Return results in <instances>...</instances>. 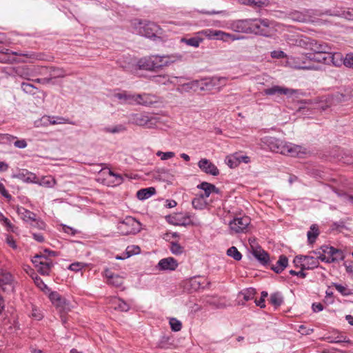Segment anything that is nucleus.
<instances>
[{
  "mask_svg": "<svg viewBox=\"0 0 353 353\" xmlns=\"http://www.w3.org/2000/svg\"><path fill=\"white\" fill-rule=\"evenodd\" d=\"M270 148L276 153L290 156L292 157H301L305 152L302 151V147L290 143H286L279 139L271 141Z\"/></svg>",
  "mask_w": 353,
  "mask_h": 353,
  "instance_id": "obj_1",
  "label": "nucleus"
},
{
  "mask_svg": "<svg viewBox=\"0 0 353 353\" xmlns=\"http://www.w3.org/2000/svg\"><path fill=\"white\" fill-rule=\"evenodd\" d=\"M132 24L138 34L148 38L156 37L161 33L160 26L152 21L136 19Z\"/></svg>",
  "mask_w": 353,
  "mask_h": 353,
  "instance_id": "obj_2",
  "label": "nucleus"
},
{
  "mask_svg": "<svg viewBox=\"0 0 353 353\" xmlns=\"http://www.w3.org/2000/svg\"><path fill=\"white\" fill-rule=\"evenodd\" d=\"M298 46L309 49L312 53H331V48L324 42H319L309 37H301L296 40Z\"/></svg>",
  "mask_w": 353,
  "mask_h": 353,
  "instance_id": "obj_3",
  "label": "nucleus"
},
{
  "mask_svg": "<svg viewBox=\"0 0 353 353\" xmlns=\"http://www.w3.org/2000/svg\"><path fill=\"white\" fill-rule=\"evenodd\" d=\"M308 53L290 56L288 58L287 63L292 68L298 70H316L318 67L310 65Z\"/></svg>",
  "mask_w": 353,
  "mask_h": 353,
  "instance_id": "obj_4",
  "label": "nucleus"
},
{
  "mask_svg": "<svg viewBox=\"0 0 353 353\" xmlns=\"http://www.w3.org/2000/svg\"><path fill=\"white\" fill-rule=\"evenodd\" d=\"M141 225L132 216H127L118 224L119 232L122 235L134 234L140 232Z\"/></svg>",
  "mask_w": 353,
  "mask_h": 353,
  "instance_id": "obj_5",
  "label": "nucleus"
},
{
  "mask_svg": "<svg viewBox=\"0 0 353 353\" xmlns=\"http://www.w3.org/2000/svg\"><path fill=\"white\" fill-rule=\"evenodd\" d=\"M270 24L266 19H251L250 34L269 37L271 33Z\"/></svg>",
  "mask_w": 353,
  "mask_h": 353,
  "instance_id": "obj_6",
  "label": "nucleus"
},
{
  "mask_svg": "<svg viewBox=\"0 0 353 353\" xmlns=\"http://www.w3.org/2000/svg\"><path fill=\"white\" fill-rule=\"evenodd\" d=\"M165 57L152 56L140 59L137 62V66L140 70L154 71L156 69L161 68V63Z\"/></svg>",
  "mask_w": 353,
  "mask_h": 353,
  "instance_id": "obj_7",
  "label": "nucleus"
},
{
  "mask_svg": "<svg viewBox=\"0 0 353 353\" xmlns=\"http://www.w3.org/2000/svg\"><path fill=\"white\" fill-rule=\"evenodd\" d=\"M32 263L42 275H49L53 267L52 261L43 254L36 255L32 259Z\"/></svg>",
  "mask_w": 353,
  "mask_h": 353,
  "instance_id": "obj_8",
  "label": "nucleus"
},
{
  "mask_svg": "<svg viewBox=\"0 0 353 353\" xmlns=\"http://www.w3.org/2000/svg\"><path fill=\"white\" fill-rule=\"evenodd\" d=\"M14 289V281L12 275L3 270H0V290L8 293L12 292Z\"/></svg>",
  "mask_w": 353,
  "mask_h": 353,
  "instance_id": "obj_9",
  "label": "nucleus"
},
{
  "mask_svg": "<svg viewBox=\"0 0 353 353\" xmlns=\"http://www.w3.org/2000/svg\"><path fill=\"white\" fill-rule=\"evenodd\" d=\"M308 54L310 65H314V63L329 64L331 62L336 65L334 62V56L341 57L340 54H332V53H308Z\"/></svg>",
  "mask_w": 353,
  "mask_h": 353,
  "instance_id": "obj_10",
  "label": "nucleus"
},
{
  "mask_svg": "<svg viewBox=\"0 0 353 353\" xmlns=\"http://www.w3.org/2000/svg\"><path fill=\"white\" fill-rule=\"evenodd\" d=\"M250 219L248 216L235 218L229 223L230 228L236 233L244 232L248 225Z\"/></svg>",
  "mask_w": 353,
  "mask_h": 353,
  "instance_id": "obj_11",
  "label": "nucleus"
},
{
  "mask_svg": "<svg viewBox=\"0 0 353 353\" xmlns=\"http://www.w3.org/2000/svg\"><path fill=\"white\" fill-rule=\"evenodd\" d=\"M230 28L236 32L250 34L251 19L234 21L230 23Z\"/></svg>",
  "mask_w": 353,
  "mask_h": 353,
  "instance_id": "obj_12",
  "label": "nucleus"
},
{
  "mask_svg": "<svg viewBox=\"0 0 353 353\" xmlns=\"http://www.w3.org/2000/svg\"><path fill=\"white\" fill-rule=\"evenodd\" d=\"M227 164L231 168H236L241 162L248 163L250 162V158L248 156L243 155L241 152H235L226 157Z\"/></svg>",
  "mask_w": 353,
  "mask_h": 353,
  "instance_id": "obj_13",
  "label": "nucleus"
},
{
  "mask_svg": "<svg viewBox=\"0 0 353 353\" xmlns=\"http://www.w3.org/2000/svg\"><path fill=\"white\" fill-rule=\"evenodd\" d=\"M198 167L205 173L212 176H218L219 170L217 167L207 159H201L198 162Z\"/></svg>",
  "mask_w": 353,
  "mask_h": 353,
  "instance_id": "obj_14",
  "label": "nucleus"
},
{
  "mask_svg": "<svg viewBox=\"0 0 353 353\" xmlns=\"http://www.w3.org/2000/svg\"><path fill=\"white\" fill-rule=\"evenodd\" d=\"M152 119L147 115L143 114H132L130 122L132 124L139 126H147L148 128L152 127Z\"/></svg>",
  "mask_w": 353,
  "mask_h": 353,
  "instance_id": "obj_15",
  "label": "nucleus"
},
{
  "mask_svg": "<svg viewBox=\"0 0 353 353\" xmlns=\"http://www.w3.org/2000/svg\"><path fill=\"white\" fill-rule=\"evenodd\" d=\"M178 267V263L172 257L162 259L157 264V269L159 270H175Z\"/></svg>",
  "mask_w": 353,
  "mask_h": 353,
  "instance_id": "obj_16",
  "label": "nucleus"
},
{
  "mask_svg": "<svg viewBox=\"0 0 353 353\" xmlns=\"http://www.w3.org/2000/svg\"><path fill=\"white\" fill-rule=\"evenodd\" d=\"M12 178L18 179L25 183H37L36 174L27 170H20L17 174H13Z\"/></svg>",
  "mask_w": 353,
  "mask_h": 353,
  "instance_id": "obj_17",
  "label": "nucleus"
},
{
  "mask_svg": "<svg viewBox=\"0 0 353 353\" xmlns=\"http://www.w3.org/2000/svg\"><path fill=\"white\" fill-rule=\"evenodd\" d=\"M322 250L323 252L329 255V258H330V261H332V263L343 260L344 258L343 252L333 247L323 246Z\"/></svg>",
  "mask_w": 353,
  "mask_h": 353,
  "instance_id": "obj_18",
  "label": "nucleus"
},
{
  "mask_svg": "<svg viewBox=\"0 0 353 353\" xmlns=\"http://www.w3.org/2000/svg\"><path fill=\"white\" fill-rule=\"evenodd\" d=\"M263 92L266 95H274V94H284L291 95L296 92V90L289 89L286 88L280 87L279 85H274L270 88H266L263 90Z\"/></svg>",
  "mask_w": 353,
  "mask_h": 353,
  "instance_id": "obj_19",
  "label": "nucleus"
},
{
  "mask_svg": "<svg viewBox=\"0 0 353 353\" xmlns=\"http://www.w3.org/2000/svg\"><path fill=\"white\" fill-rule=\"evenodd\" d=\"M104 275L108 279V283L117 288L122 286L123 278L119 274H113L109 269H105Z\"/></svg>",
  "mask_w": 353,
  "mask_h": 353,
  "instance_id": "obj_20",
  "label": "nucleus"
},
{
  "mask_svg": "<svg viewBox=\"0 0 353 353\" xmlns=\"http://www.w3.org/2000/svg\"><path fill=\"white\" fill-rule=\"evenodd\" d=\"M219 79L212 77V78H204L200 79L201 83V91H210L215 86L217 85Z\"/></svg>",
  "mask_w": 353,
  "mask_h": 353,
  "instance_id": "obj_21",
  "label": "nucleus"
},
{
  "mask_svg": "<svg viewBox=\"0 0 353 353\" xmlns=\"http://www.w3.org/2000/svg\"><path fill=\"white\" fill-rule=\"evenodd\" d=\"M150 80L157 85H168L174 83L170 77L166 74L152 76Z\"/></svg>",
  "mask_w": 353,
  "mask_h": 353,
  "instance_id": "obj_22",
  "label": "nucleus"
},
{
  "mask_svg": "<svg viewBox=\"0 0 353 353\" xmlns=\"http://www.w3.org/2000/svg\"><path fill=\"white\" fill-rule=\"evenodd\" d=\"M253 255L262 265H267L269 263L268 253L261 248L254 250Z\"/></svg>",
  "mask_w": 353,
  "mask_h": 353,
  "instance_id": "obj_23",
  "label": "nucleus"
},
{
  "mask_svg": "<svg viewBox=\"0 0 353 353\" xmlns=\"http://www.w3.org/2000/svg\"><path fill=\"white\" fill-rule=\"evenodd\" d=\"M18 214L21 218L26 222L30 223L31 221L34 220V217L37 216L34 212L24 208L23 207H19L17 210Z\"/></svg>",
  "mask_w": 353,
  "mask_h": 353,
  "instance_id": "obj_24",
  "label": "nucleus"
},
{
  "mask_svg": "<svg viewBox=\"0 0 353 353\" xmlns=\"http://www.w3.org/2000/svg\"><path fill=\"white\" fill-rule=\"evenodd\" d=\"M288 264V259L286 256L281 255L276 265H272L271 269L276 273H281Z\"/></svg>",
  "mask_w": 353,
  "mask_h": 353,
  "instance_id": "obj_25",
  "label": "nucleus"
},
{
  "mask_svg": "<svg viewBox=\"0 0 353 353\" xmlns=\"http://www.w3.org/2000/svg\"><path fill=\"white\" fill-rule=\"evenodd\" d=\"M239 3L256 8L266 6L268 4V0H239Z\"/></svg>",
  "mask_w": 353,
  "mask_h": 353,
  "instance_id": "obj_26",
  "label": "nucleus"
},
{
  "mask_svg": "<svg viewBox=\"0 0 353 353\" xmlns=\"http://www.w3.org/2000/svg\"><path fill=\"white\" fill-rule=\"evenodd\" d=\"M156 193V190L153 187H150L147 188H143L139 190L137 192V197L139 200H145L150 198L151 196L154 195Z\"/></svg>",
  "mask_w": 353,
  "mask_h": 353,
  "instance_id": "obj_27",
  "label": "nucleus"
},
{
  "mask_svg": "<svg viewBox=\"0 0 353 353\" xmlns=\"http://www.w3.org/2000/svg\"><path fill=\"white\" fill-rule=\"evenodd\" d=\"M319 262L317 258L310 256H305L302 270L305 269H314L317 268Z\"/></svg>",
  "mask_w": 353,
  "mask_h": 353,
  "instance_id": "obj_28",
  "label": "nucleus"
},
{
  "mask_svg": "<svg viewBox=\"0 0 353 353\" xmlns=\"http://www.w3.org/2000/svg\"><path fill=\"white\" fill-rule=\"evenodd\" d=\"M172 219H174V221H172L174 225L185 226L191 224L190 216L188 214H176Z\"/></svg>",
  "mask_w": 353,
  "mask_h": 353,
  "instance_id": "obj_29",
  "label": "nucleus"
},
{
  "mask_svg": "<svg viewBox=\"0 0 353 353\" xmlns=\"http://www.w3.org/2000/svg\"><path fill=\"white\" fill-rule=\"evenodd\" d=\"M319 234V227L316 224L310 226V230L307 232V241L310 244H312Z\"/></svg>",
  "mask_w": 353,
  "mask_h": 353,
  "instance_id": "obj_30",
  "label": "nucleus"
},
{
  "mask_svg": "<svg viewBox=\"0 0 353 353\" xmlns=\"http://www.w3.org/2000/svg\"><path fill=\"white\" fill-rule=\"evenodd\" d=\"M330 15L345 18V19L353 21V8L347 10H335Z\"/></svg>",
  "mask_w": 353,
  "mask_h": 353,
  "instance_id": "obj_31",
  "label": "nucleus"
},
{
  "mask_svg": "<svg viewBox=\"0 0 353 353\" xmlns=\"http://www.w3.org/2000/svg\"><path fill=\"white\" fill-rule=\"evenodd\" d=\"M49 70L52 79L54 78H63L68 75L65 70L62 68L50 67Z\"/></svg>",
  "mask_w": 353,
  "mask_h": 353,
  "instance_id": "obj_32",
  "label": "nucleus"
},
{
  "mask_svg": "<svg viewBox=\"0 0 353 353\" xmlns=\"http://www.w3.org/2000/svg\"><path fill=\"white\" fill-rule=\"evenodd\" d=\"M212 184L208 182H202L199 185H197V188L201 189L204 191L203 194H201L205 199L210 196V195L213 193L212 191Z\"/></svg>",
  "mask_w": 353,
  "mask_h": 353,
  "instance_id": "obj_33",
  "label": "nucleus"
},
{
  "mask_svg": "<svg viewBox=\"0 0 353 353\" xmlns=\"http://www.w3.org/2000/svg\"><path fill=\"white\" fill-rule=\"evenodd\" d=\"M192 205L196 210H202L205 208L207 203L205 201V199L202 195H199V196L193 199L192 201Z\"/></svg>",
  "mask_w": 353,
  "mask_h": 353,
  "instance_id": "obj_34",
  "label": "nucleus"
},
{
  "mask_svg": "<svg viewBox=\"0 0 353 353\" xmlns=\"http://www.w3.org/2000/svg\"><path fill=\"white\" fill-rule=\"evenodd\" d=\"M173 345L172 337L170 335H163L157 343L161 348H169Z\"/></svg>",
  "mask_w": 353,
  "mask_h": 353,
  "instance_id": "obj_35",
  "label": "nucleus"
},
{
  "mask_svg": "<svg viewBox=\"0 0 353 353\" xmlns=\"http://www.w3.org/2000/svg\"><path fill=\"white\" fill-rule=\"evenodd\" d=\"M270 302L276 307H279L283 303V298L281 292H276L270 295Z\"/></svg>",
  "mask_w": 353,
  "mask_h": 353,
  "instance_id": "obj_36",
  "label": "nucleus"
},
{
  "mask_svg": "<svg viewBox=\"0 0 353 353\" xmlns=\"http://www.w3.org/2000/svg\"><path fill=\"white\" fill-rule=\"evenodd\" d=\"M203 41V39L199 37H191L190 39L182 38L181 39V41L182 43H185V44H187L188 46H193L195 48L199 47L200 43Z\"/></svg>",
  "mask_w": 353,
  "mask_h": 353,
  "instance_id": "obj_37",
  "label": "nucleus"
},
{
  "mask_svg": "<svg viewBox=\"0 0 353 353\" xmlns=\"http://www.w3.org/2000/svg\"><path fill=\"white\" fill-rule=\"evenodd\" d=\"M54 305L61 313L65 312L70 310L68 303L67 302L66 299L63 296H61V300L59 301H57V303L54 304Z\"/></svg>",
  "mask_w": 353,
  "mask_h": 353,
  "instance_id": "obj_38",
  "label": "nucleus"
},
{
  "mask_svg": "<svg viewBox=\"0 0 353 353\" xmlns=\"http://www.w3.org/2000/svg\"><path fill=\"white\" fill-rule=\"evenodd\" d=\"M149 97V94H139L136 95H132V100L135 101L137 103L143 105H148L149 103L147 101L148 97Z\"/></svg>",
  "mask_w": 353,
  "mask_h": 353,
  "instance_id": "obj_39",
  "label": "nucleus"
},
{
  "mask_svg": "<svg viewBox=\"0 0 353 353\" xmlns=\"http://www.w3.org/2000/svg\"><path fill=\"white\" fill-rule=\"evenodd\" d=\"M256 290L254 288H250L241 292L240 294L243 296L245 301H248L254 298Z\"/></svg>",
  "mask_w": 353,
  "mask_h": 353,
  "instance_id": "obj_40",
  "label": "nucleus"
},
{
  "mask_svg": "<svg viewBox=\"0 0 353 353\" xmlns=\"http://www.w3.org/2000/svg\"><path fill=\"white\" fill-rule=\"evenodd\" d=\"M227 255L236 261H240L242 258V254L234 246H232L227 250Z\"/></svg>",
  "mask_w": 353,
  "mask_h": 353,
  "instance_id": "obj_41",
  "label": "nucleus"
},
{
  "mask_svg": "<svg viewBox=\"0 0 353 353\" xmlns=\"http://www.w3.org/2000/svg\"><path fill=\"white\" fill-rule=\"evenodd\" d=\"M114 308L121 312H127L130 309V305L125 303L123 300L118 299L114 301Z\"/></svg>",
  "mask_w": 353,
  "mask_h": 353,
  "instance_id": "obj_42",
  "label": "nucleus"
},
{
  "mask_svg": "<svg viewBox=\"0 0 353 353\" xmlns=\"http://www.w3.org/2000/svg\"><path fill=\"white\" fill-rule=\"evenodd\" d=\"M163 61L161 62L162 65V68L164 66H168L170 64L174 63L176 60H181L182 57L181 55L177 56H164Z\"/></svg>",
  "mask_w": 353,
  "mask_h": 353,
  "instance_id": "obj_43",
  "label": "nucleus"
},
{
  "mask_svg": "<svg viewBox=\"0 0 353 353\" xmlns=\"http://www.w3.org/2000/svg\"><path fill=\"white\" fill-rule=\"evenodd\" d=\"M126 130L125 127L123 125H117L114 127H105L103 128V131L107 133H119L121 132H123Z\"/></svg>",
  "mask_w": 353,
  "mask_h": 353,
  "instance_id": "obj_44",
  "label": "nucleus"
},
{
  "mask_svg": "<svg viewBox=\"0 0 353 353\" xmlns=\"http://www.w3.org/2000/svg\"><path fill=\"white\" fill-rule=\"evenodd\" d=\"M50 123L51 124L55 125V124H63V123H68L71 125H76V123L74 121H72L70 120L69 119H66L62 117H57L55 119L50 120Z\"/></svg>",
  "mask_w": 353,
  "mask_h": 353,
  "instance_id": "obj_45",
  "label": "nucleus"
},
{
  "mask_svg": "<svg viewBox=\"0 0 353 353\" xmlns=\"http://www.w3.org/2000/svg\"><path fill=\"white\" fill-rule=\"evenodd\" d=\"M21 88L25 93L30 94H34L35 92H34V90L37 89V88L34 85L25 82H23L21 83Z\"/></svg>",
  "mask_w": 353,
  "mask_h": 353,
  "instance_id": "obj_46",
  "label": "nucleus"
},
{
  "mask_svg": "<svg viewBox=\"0 0 353 353\" xmlns=\"http://www.w3.org/2000/svg\"><path fill=\"white\" fill-rule=\"evenodd\" d=\"M169 323L172 331H180L181 330L182 324L181 321L176 318H170Z\"/></svg>",
  "mask_w": 353,
  "mask_h": 353,
  "instance_id": "obj_47",
  "label": "nucleus"
},
{
  "mask_svg": "<svg viewBox=\"0 0 353 353\" xmlns=\"http://www.w3.org/2000/svg\"><path fill=\"white\" fill-rule=\"evenodd\" d=\"M31 277L34 281L35 285L41 290H43L48 288L47 285L43 281V280L36 273H33L31 275Z\"/></svg>",
  "mask_w": 353,
  "mask_h": 353,
  "instance_id": "obj_48",
  "label": "nucleus"
},
{
  "mask_svg": "<svg viewBox=\"0 0 353 353\" xmlns=\"http://www.w3.org/2000/svg\"><path fill=\"white\" fill-rule=\"evenodd\" d=\"M29 224L31 227L37 228L39 230H44L46 228V223L39 219H37V216L34 217V221H31Z\"/></svg>",
  "mask_w": 353,
  "mask_h": 353,
  "instance_id": "obj_49",
  "label": "nucleus"
},
{
  "mask_svg": "<svg viewBox=\"0 0 353 353\" xmlns=\"http://www.w3.org/2000/svg\"><path fill=\"white\" fill-rule=\"evenodd\" d=\"M183 248L180 245L179 243L175 242H172L170 245V251L172 254L179 255L183 253Z\"/></svg>",
  "mask_w": 353,
  "mask_h": 353,
  "instance_id": "obj_50",
  "label": "nucleus"
},
{
  "mask_svg": "<svg viewBox=\"0 0 353 353\" xmlns=\"http://www.w3.org/2000/svg\"><path fill=\"white\" fill-rule=\"evenodd\" d=\"M215 39L221 40L223 41H228L229 40V37H230V33H226L225 32H223L221 30H217L214 33Z\"/></svg>",
  "mask_w": 353,
  "mask_h": 353,
  "instance_id": "obj_51",
  "label": "nucleus"
},
{
  "mask_svg": "<svg viewBox=\"0 0 353 353\" xmlns=\"http://www.w3.org/2000/svg\"><path fill=\"white\" fill-rule=\"evenodd\" d=\"M16 72L19 77H22L23 79H28V80L30 79L28 78L30 74H29L27 68L23 67V66L19 67L17 68Z\"/></svg>",
  "mask_w": 353,
  "mask_h": 353,
  "instance_id": "obj_52",
  "label": "nucleus"
},
{
  "mask_svg": "<svg viewBox=\"0 0 353 353\" xmlns=\"http://www.w3.org/2000/svg\"><path fill=\"white\" fill-rule=\"evenodd\" d=\"M156 154H157V156L159 157L161 160H163V161L171 159V158L174 157L175 155L174 152H163L161 151H158Z\"/></svg>",
  "mask_w": 353,
  "mask_h": 353,
  "instance_id": "obj_53",
  "label": "nucleus"
},
{
  "mask_svg": "<svg viewBox=\"0 0 353 353\" xmlns=\"http://www.w3.org/2000/svg\"><path fill=\"white\" fill-rule=\"evenodd\" d=\"M216 30L211 29H205L199 32L197 34L204 35L205 37L211 39L215 38L216 36L214 35V33L216 32Z\"/></svg>",
  "mask_w": 353,
  "mask_h": 353,
  "instance_id": "obj_54",
  "label": "nucleus"
},
{
  "mask_svg": "<svg viewBox=\"0 0 353 353\" xmlns=\"http://www.w3.org/2000/svg\"><path fill=\"white\" fill-rule=\"evenodd\" d=\"M191 85V81L188 82V83H183L180 85V87L177 88H176V90L177 92H180V93H183V92H190L192 90V85Z\"/></svg>",
  "mask_w": 353,
  "mask_h": 353,
  "instance_id": "obj_55",
  "label": "nucleus"
},
{
  "mask_svg": "<svg viewBox=\"0 0 353 353\" xmlns=\"http://www.w3.org/2000/svg\"><path fill=\"white\" fill-rule=\"evenodd\" d=\"M343 64L348 68H353V53L347 54L343 60Z\"/></svg>",
  "mask_w": 353,
  "mask_h": 353,
  "instance_id": "obj_56",
  "label": "nucleus"
},
{
  "mask_svg": "<svg viewBox=\"0 0 353 353\" xmlns=\"http://www.w3.org/2000/svg\"><path fill=\"white\" fill-rule=\"evenodd\" d=\"M0 221L8 228L12 232H14V225L11 223L10 221L5 217L1 213H0Z\"/></svg>",
  "mask_w": 353,
  "mask_h": 353,
  "instance_id": "obj_57",
  "label": "nucleus"
},
{
  "mask_svg": "<svg viewBox=\"0 0 353 353\" xmlns=\"http://www.w3.org/2000/svg\"><path fill=\"white\" fill-rule=\"evenodd\" d=\"M190 286L194 290H197L201 288V283L198 281V278L194 277L190 280Z\"/></svg>",
  "mask_w": 353,
  "mask_h": 353,
  "instance_id": "obj_58",
  "label": "nucleus"
},
{
  "mask_svg": "<svg viewBox=\"0 0 353 353\" xmlns=\"http://www.w3.org/2000/svg\"><path fill=\"white\" fill-rule=\"evenodd\" d=\"M290 16L292 19L297 21H303L305 19V16L298 11L291 12Z\"/></svg>",
  "mask_w": 353,
  "mask_h": 353,
  "instance_id": "obj_59",
  "label": "nucleus"
},
{
  "mask_svg": "<svg viewBox=\"0 0 353 353\" xmlns=\"http://www.w3.org/2000/svg\"><path fill=\"white\" fill-rule=\"evenodd\" d=\"M305 260V256L299 255L296 256L293 261L295 267H301L303 268V261Z\"/></svg>",
  "mask_w": 353,
  "mask_h": 353,
  "instance_id": "obj_60",
  "label": "nucleus"
},
{
  "mask_svg": "<svg viewBox=\"0 0 353 353\" xmlns=\"http://www.w3.org/2000/svg\"><path fill=\"white\" fill-rule=\"evenodd\" d=\"M61 296H61L58 292H52L50 294L49 298L54 305L55 303H57V301H59L61 300Z\"/></svg>",
  "mask_w": 353,
  "mask_h": 353,
  "instance_id": "obj_61",
  "label": "nucleus"
},
{
  "mask_svg": "<svg viewBox=\"0 0 353 353\" xmlns=\"http://www.w3.org/2000/svg\"><path fill=\"white\" fill-rule=\"evenodd\" d=\"M334 287L337 291H339L342 295L347 296L350 293L347 292V289L341 284H334Z\"/></svg>",
  "mask_w": 353,
  "mask_h": 353,
  "instance_id": "obj_62",
  "label": "nucleus"
},
{
  "mask_svg": "<svg viewBox=\"0 0 353 353\" xmlns=\"http://www.w3.org/2000/svg\"><path fill=\"white\" fill-rule=\"evenodd\" d=\"M330 343H343V342H348V340L346 339V337H343L342 336H337L336 337H329Z\"/></svg>",
  "mask_w": 353,
  "mask_h": 353,
  "instance_id": "obj_63",
  "label": "nucleus"
},
{
  "mask_svg": "<svg viewBox=\"0 0 353 353\" xmlns=\"http://www.w3.org/2000/svg\"><path fill=\"white\" fill-rule=\"evenodd\" d=\"M334 192L337 194L339 196H343L345 199H347L349 202L353 204V196L348 195L346 193L341 192L336 189L334 190Z\"/></svg>",
  "mask_w": 353,
  "mask_h": 353,
  "instance_id": "obj_64",
  "label": "nucleus"
}]
</instances>
